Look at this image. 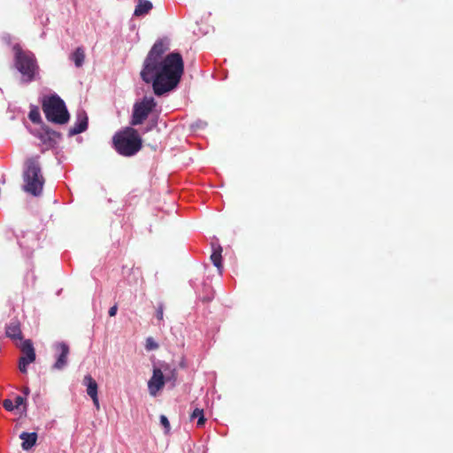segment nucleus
Listing matches in <instances>:
<instances>
[{
	"label": "nucleus",
	"instance_id": "nucleus-1",
	"mask_svg": "<svg viewBox=\"0 0 453 453\" xmlns=\"http://www.w3.org/2000/svg\"><path fill=\"white\" fill-rule=\"evenodd\" d=\"M167 50V43L164 40L157 41L149 51L141 71L142 80L146 83L152 82L153 91L159 96L179 84L184 71L180 53L173 52L163 58Z\"/></svg>",
	"mask_w": 453,
	"mask_h": 453
},
{
	"label": "nucleus",
	"instance_id": "nucleus-2",
	"mask_svg": "<svg viewBox=\"0 0 453 453\" xmlns=\"http://www.w3.org/2000/svg\"><path fill=\"white\" fill-rule=\"evenodd\" d=\"M112 142L116 151L124 157L135 155L142 147V140L133 126L117 132L112 137Z\"/></svg>",
	"mask_w": 453,
	"mask_h": 453
},
{
	"label": "nucleus",
	"instance_id": "nucleus-3",
	"mask_svg": "<svg viewBox=\"0 0 453 453\" xmlns=\"http://www.w3.org/2000/svg\"><path fill=\"white\" fill-rule=\"evenodd\" d=\"M23 181L25 192L34 196H38L42 193L45 179L42 173L38 157H29L26 160Z\"/></svg>",
	"mask_w": 453,
	"mask_h": 453
},
{
	"label": "nucleus",
	"instance_id": "nucleus-4",
	"mask_svg": "<svg viewBox=\"0 0 453 453\" xmlns=\"http://www.w3.org/2000/svg\"><path fill=\"white\" fill-rule=\"evenodd\" d=\"M14 52L15 66L22 74L26 82H31L38 74L39 66L35 55L30 51L22 50L19 44L12 47Z\"/></svg>",
	"mask_w": 453,
	"mask_h": 453
},
{
	"label": "nucleus",
	"instance_id": "nucleus-5",
	"mask_svg": "<svg viewBox=\"0 0 453 453\" xmlns=\"http://www.w3.org/2000/svg\"><path fill=\"white\" fill-rule=\"evenodd\" d=\"M42 109L47 120L54 124L64 125L70 119L65 102L56 94L43 97Z\"/></svg>",
	"mask_w": 453,
	"mask_h": 453
},
{
	"label": "nucleus",
	"instance_id": "nucleus-6",
	"mask_svg": "<svg viewBox=\"0 0 453 453\" xmlns=\"http://www.w3.org/2000/svg\"><path fill=\"white\" fill-rule=\"evenodd\" d=\"M156 106L157 102L152 96H144L141 101L135 102L133 106L130 125L134 127L142 124Z\"/></svg>",
	"mask_w": 453,
	"mask_h": 453
},
{
	"label": "nucleus",
	"instance_id": "nucleus-7",
	"mask_svg": "<svg viewBox=\"0 0 453 453\" xmlns=\"http://www.w3.org/2000/svg\"><path fill=\"white\" fill-rule=\"evenodd\" d=\"M170 373V375L165 377L160 368L154 367L152 376L148 381L149 392L152 396H156L157 392L164 388L165 380H176V370H171Z\"/></svg>",
	"mask_w": 453,
	"mask_h": 453
},
{
	"label": "nucleus",
	"instance_id": "nucleus-8",
	"mask_svg": "<svg viewBox=\"0 0 453 453\" xmlns=\"http://www.w3.org/2000/svg\"><path fill=\"white\" fill-rule=\"evenodd\" d=\"M22 356L19 360V369L22 373L27 372V365L35 361V351L31 340H24L19 345Z\"/></svg>",
	"mask_w": 453,
	"mask_h": 453
},
{
	"label": "nucleus",
	"instance_id": "nucleus-9",
	"mask_svg": "<svg viewBox=\"0 0 453 453\" xmlns=\"http://www.w3.org/2000/svg\"><path fill=\"white\" fill-rule=\"evenodd\" d=\"M56 349L59 354L57 361L53 365V368L62 370L67 365V358L70 352L69 346L65 342H58L56 345Z\"/></svg>",
	"mask_w": 453,
	"mask_h": 453
},
{
	"label": "nucleus",
	"instance_id": "nucleus-10",
	"mask_svg": "<svg viewBox=\"0 0 453 453\" xmlns=\"http://www.w3.org/2000/svg\"><path fill=\"white\" fill-rule=\"evenodd\" d=\"M5 335L6 337L15 341V340H22L23 334L21 331V324L20 321L14 318L12 319L5 326Z\"/></svg>",
	"mask_w": 453,
	"mask_h": 453
},
{
	"label": "nucleus",
	"instance_id": "nucleus-11",
	"mask_svg": "<svg viewBox=\"0 0 453 453\" xmlns=\"http://www.w3.org/2000/svg\"><path fill=\"white\" fill-rule=\"evenodd\" d=\"M87 128H88V116L84 111L80 112L77 115V121L72 127H70V129L68 131V135L69 136L76 135L78 134H81V133L86 131Z\"/></svg>",
	"mask_w": 453,
	"mask_h": 453
},
{
	"label": "nucleus",
	"instance_id": "nucleus-12",
	"mask_svg": "<svg viewBox=\"0 0 453 453\" xmlns=\"http://www.w3.org/2000/svg\"><path fill=\"white\" fill-rule=\"evenodd\" d=\"M19 438L22 440L21 448L24 450H28L35 445L38 436L35 432H23L20 434Z\"/></svg>",
	"mask_w": 453,
	"mask_h": 453
},
{
	"label": "nucleus",
	"instance_id": "nucleus-13",
	"mask_svg": "<svg viewBox=\"0 0 453 453\" xmlns=\"http://www.w3.org/2000/svg\"><path fill=\"white\" fill-rule=\"evenodd\" d=\"M222 248L219 245L215 247L212 246V253L211 255V260L212 264L218 268L219 272L221 273L222 271Z\"/></svg>",
	"mask_w": 453,
	"mask_h": 453
},
{
	"label": "nucleus",
	"instance_id": "nucleus-14",
	"mask_svg": "<svg viewBox=\"0 0 453 453\" xmlns=\"http://www.w3.org/2000/svg\"><path fill=\"white\" fill-rule=\"evenodd\" d=\"M152 9V4L149 0H138V4L134 9V16H143Z\"/></svg>",
	"mask_w": 453,
	"mask_h": 453
},
{
	"label": "nucleus",
	"instance_id": "nucleus-15",
	"mask_svg": "<svg viewBox=\"0 0 453 453\" xmlns=\"http://www.w3.org/2000/svg\"><path fill=\"white\" fill-rule=\"evenodd\" d=\"M84 385L87 386V394L90 396L97 395L98 386L96 381L90 376L86 375L83 379Z\"/></svg>",
	"mask_w": 453,
	"mask_h": 453
},
{
	"label": "nucleus",
	"instance_id": "nucleus-16",
	"mask_svg": "<svg viewBox=\"0 0 453 453\" xmlns=\"http://www.w3.org/2000/svg\"><path fill=\"white\" fill-rule=\"evenodd\" d=\"M71 59L74 62V65L77 67H81L85 60V52L81 47H79L75 50V51L72 54Z\"/></svg>",
	"mask_w": 453,
	"mask_h": 453
},
{
	"label": "nucleus",
	"instance_id": "nucleus-17",
	"mask_svg": "<svg viewBox=\"0 0 453 453\" xmlns=\"http://www.w3.org/2000/svg\"><path fill=\"white\" fill-rule=\"evenodd\" d=\"M195 418H198L197 426H203L205 423V418L203 415V410L196 408L190 415V419L194 420Z\"/></svg>",
	"mask_w": 453,
	"mask_h": 453
},
{
	"label": "nucleus",
	"instance_id": "nucleus-18",
	"mask_svg": "<svg viewBox=\"0 0 453 453\" xmlns=\"http://www.w3.org/2000/svg\"><path fill=\"white\" fill-rule=\"evenodd\" d=\"M28 118L33 123H39L41 121V114L37 107L30 110Z\"/></svg>",
	"mask_w": 453,
	"mask_h": 453
},
{
	"label": "nucleus",
	"instance_id": "nucleus-19",
	"mask_svg": "<svg viewBox=\"0 0 453 453\" xmlns=\"http://www.w3.org/2000/svg\"><path fill=\"white\" fill-rule=\"evenodd\" d=\"M158 347V344L155 342V340L152 337H148L146 339L145 349L148 351L157 349Z\"/></svg>",
	"mask_w": 453,
	"mask_h": 453
},
{
	"label": "nucleus",
	"instance_id": "nucleus-20",
	"mask_svg": "<svg viewBox=\"0 0 453 453\" xmlns=\"http://www.w3.org/2000/svg\"><path fill=\"white\" fill-rule=\"evenodd\" d=\"M23 405V411H27V405H26V398L21 395H17L15 397V407L19 408V406Z\"/></svg>",
	"mask_w": 453,
	"mask_h": 453
},
{
	"label": "nucleus",
	"instance_id": "nucleus-21",
	"mask_svg": "<svg viewBox=\"0 0 453 453\" xmlns=\"http://www.w3.org/2000/svg\"><path fill=\"white\" fill-rule=\"evenodd\" d=\"M156 318L161 321L164 319V304L159 303L156 309Z\"/></svg>",
	"mask_w": 453,
	"mask_h": 453
},
{
	"label": "nucleus",
	"instance_id": "nucleus-22",
	"mask_svg": "<svg viewBox=\"0 0 453 453\" xmlns=\"http://www.w3.org/2000/svg\"><path fill=\"white\" fill-rule=\"evenodd\" d=\"M4 408L8 411H12L16 407L11 399H5L3 401Z\"/></svg>",
	"mask_w": 453,
	"mask_h": 453
},
{
	"label": "nucleus",
	"instance_id": "nucleus-23",
	"mask_svg": "<svg viewBox=\"0 0 453 453\" xmlns=\"http://www.w3.org/2000/svg\"><path fill=\"white\" fill-rule=\"evenodd\" d=\"M160 423L165 427L166 432L170 430V422L165 415L160 416Z\"/></svg>",
	"mask_w": 453,
	"mask_h": 453
},
{
	"label": "nucleus",
	"instance_id": "nucleus-24",
	"mask_svg": "<svg viewBox=\"0 0 453 453\" xmlns=\"http://www.w3.org/2000/svg\"><path fill=\"white\" fill-rule=\"evenodd\" d=\"M117 311H118V307H117L116 304L111 306L110 308V310H109V316L110 317H114L116 315V313H117Z\"/></svg>",
	"mask_w": 453,
	"mask_h": 453
},
{
	"label": "nucleus",
	"instance_id": "nucleus-25",
	"mask_svg": "<svg viewBox=\"0 0 453 453\" xmlns=\"http://www.w3.org/2000/svg\"><path fill=\"white\" fill-rule=\"evenodd\" d=\"M92 401H93V403L95 405V407L99 410L100 408V405H99V400H98V395H96V396H93L91 397Z\"/></svg>",
	"mask_w": 453,
	"mask_h": 453
},
{
	"label": "nucleus",
	"instance_id": "nucleus-26",
	"mask_svg": "<svg viewBox=\"0 0 453 453\" xmlns=\"http://www.w3.org/2000/svg\"><path fill=\"white\" fill-rule=\"evenodd\" d=\"M24 393H25L26 395H27V394H28V388H26V389H25V391H24Z\"/></svg>",
	"mask_w": 453,
	"mask_h": 453
}]
</instances>
